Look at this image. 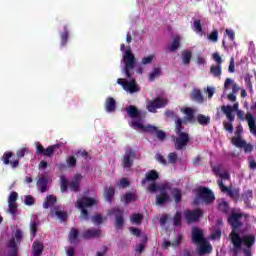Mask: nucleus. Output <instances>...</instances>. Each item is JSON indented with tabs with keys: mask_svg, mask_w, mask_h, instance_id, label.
<instances>
[{
	"mask_svg": "<svg viewBox=\"0 0 256 256\" xmlns=\"http://www.w3.org/2000/svg\"><path fill=\"white\" fill-rule=\"evenodd\" d=\"M161 76V68H154L153 71L149 75V81H153L157 79V77Z\"/></svg>",
	"mask_w": 256,
	"mask_h": 256,
	"instance_id": "a18cd8bd",
	"label": "nucleus"
},
{
	"mask_svg": "<svg viewBox=\"0 0 256 256\" xmlns=\"http://www.w3.org/2000/svg\"><path fill=\"white\" fill-rule=\"evenodd\" d=\"M193 25L196 33H201V31H203V25H201V20H195Z\"/></svg>",
	"mask_w": 256,
	"mask_h": 256,
	"instance_id": "680f3d73",
	"label": "nucleus"
},
{
	"mask_svg": "<svg viewBox=\"0 0 256 256\" xmlns=\"http://www.w3.org/2000/svg\"><path fill=\"white\" fill-rule=\"evenodd\" d=\"M91 219L94 225H103V221H105L102 214H95Z\"/></svg>",
	"mask_w": 256,
	"mask_h": 256,
	"instance_id": "79ce46f5",
	"label": "nucleus"
},
{
	"mask_svg": "<svg viewBox=\"0 0 256 256\" xmlns=\"http://www.w3.org/2000/svg\"><path fill=\"white\" fill-rule=\"evenodd\" d=\"M178 159H179V156H177V153L170 152L168 154V163H170L171 165H175V163H177Z\"/></svg>",
	"mask_w": 256,
	"mask_h": 256,
	"instance_id": "09e8293b",
	"label": "nucleus"
},
{
	"mask_svg": "<svg viewBox=\"0 0 256 256\" xmlns=\"http://www.w3.org/2000/svg\"><path fill=\"white\" fill-rule=\"evenodd\" d=\"M171 198L169 197V193H162L156 196V204L157 205H165V203H169Z\"/></svg>",
	"mask_w": 256,
	"mask_h": 256,
	"instance_id": "7c9ffc66",
	"label": "nucleus"
},
{
	"mask_svg": "<svg viewBox=\"0 0 256 256\" xmlns=\"http://www.w3.org/2000/svg\"><path fill=\"white\" fill-rule=\"evenodd\" d=\"M183 129H185V126H183V119L182 118H177L175 120L174 132L176 133V135H179L181 133H187V132H183Z\"/></svg>",
	"mask_w": 256,
	"mask_h": 256,
	"instance_id": "72a5a7b5",
	"label": "nucleus"
},
{
	"mask_svg": "<svg viewBox=\"0 0 256 256\" xmlns=\"http://www.w3.org/2000/svg\"><path fill=\"white\" fill-rule=\"evenodd\" d=\"M192 101H196V103H203L204 98L203 94H201V90H194L191 95Z\"/></svg>",
	"mask_w": 256,
	"mask_h": 256,
	"instance_id": "c9c22d12",
	"label": "nucleus"
},
{
	"mask_svg": "<svg viewBox=\"0 0 256 256\" xmlns=\"http://www.w3.org/2000/svg\"><path fill=\"white\" fill-rule=\"evenodd\" d=\"M18 198L19 194L17 192H11L8 197V203H17Z\"/></svg>",
	"mask_w": 256,
	"mask_h": 256,
	"instance_id": "13d9d810",
	"label": "nucleus"
},
{
	"mask_svg": "<svg viewBox=\"0 0 256 256\" xmlns=\"http://www.w3.org/2000/svg\"><path fill=\"white\" fill-rule=\"evenodd\" d=\"M159 179V173H157V170H150L146 173V177L142 179L141 183L142 185H145L147 181H157Z\"/></svg>",
	"mask_w": 256,
	"mask_h": 256,
	"instance_id": "393cba45",
	"label": "nucleus"
},
{
	"mask_svg": "<svg viewBox=\"0 0 256 256\" xmlns=\"http://www.w3.org/2000/svg\"><path fill=\"white\" fill-rule=\"evenodd\" d=\"M60 180H61L60 191L62 193H67V191L69 189V181L67 180V178L65 176H61Z\"/></svg>",
	"mask_w": 256,
	"mask_h": 256,
	"instance_id": "58836bf2",
	"label": "nucleus"
},
{
	"mask_svg": "<svg viewBox=\"0 0 256 256\" xmlns=\"http://www.w3.org/2000/svg\"><path fill=\"white\" fill-rule=\"evenodd\" d=\"M83 179V175L81 173H76L74 175L73 180L69 183L70 191L74 193H79L81 191V180Z\"/></svg>",
	"mask_w": 256,
	"mask_h": 256,
	"instance_id": "dca6fc26",
	"label": "nucleus"
},
{
	"mask_svg": "<svg viewBox=\"0 0 256 256\" xmlns=\"http://www.w3.org/2000/svg\"><path fill=\"white\" fill-rule=\"evenodd\" d=\"M56 217L60 219V221H67L68 214L65 211L57 210L55 212Z\"/></svg>",
	"mask_w": 256,
	"mask_h": 256,
	"instance_id": "603ef678",
	"label": "nucleus"
},
{
	"mask_svg": "<svg viewBox=\"0 0 256 256\" xmlns=\"http://www.w3.org/2000/svg\"><path fill=\"white\" fill-rule=\"evenodd\" d=\"M219 211L222 213H229V203L227 201H223L218 206Z\"/></svg>",
	"mask_w": 256,
	"mask_h": 256,
	"instance_id": "3c124183",
	"label": "nucleus"
},
{
	"mask_svg": "<svg viewBox=\"0 0 256 256\" xmlns=\"http://www.w3.org/2000/svg\"><path fill=\"white\" fill-rule=\"evenodd\" d=\"M184 217L187 223H197L203 217V210L197 208L194 210L184 211Z\"/></svg>",
	"mask_w": 256,
	"mask_h": 256,
	"instance_id": "ddd939ff",
	"label": "nucleus"
},
{
	"mask_svg": "<svg viewBox=\"0 0 256 256\" xmlns=\"http://www.w3.org/2000/svg\"><path fill=\"white\" fill-rule=\"evenodd\" d=\"M153 59H155V56L151 54L149 56L142 58L141 63L142 65H151V63H153Z\"/></svg>",
	"mask_w": 256,
	"mask_h": 256,
	"instance_id": "5fc2aeb1",
	"label": "nucleus"
},
{
	"mask_svg": "<svg viewBox=\"0 0 256 256\" xmlns=\"http://www.w3.org/2000/svg\"><path fill=\"white\" fill-rule=\"evenodd\" d=\"M24 203L28 207H31V205H35V198H33L31 195H27L25 196Z\"/></svg>",
	"mask_w": 256,
	"mask_h": 256,
	"instance_id": "6e6d98bb",
	"label": "nucleus"
},
{
	"mask_svg": "<svg viewBox=\"0 0 256 256\" xmlns=\"http://www.w3.org/2000/svg\"><path fill=\"white\" fill-rule=\"evenodd\" d=\"M136 157H137V154L133 149L130 148L126 150L122 157V167L124 169H131V167H133V163Z\"/></svg>",
	"mask_w": 256,
	"mask_h": 256,
	"instance_id": "f8f14e48",
	"label": "nucleus"
},
{
	"mask_svg": "<svg viewBox=\"0 0 256 256\" xmlns=\"http://www.w3.org/2000/svg\"><path fill=\"white\" fill-rule=\"evenodd\" d=\"M205 237L203 236V231L201 229L195 227L192 229V243H195L198 245L199 243H202V241H205Z\"/></svg>",
	"mask_w": 256,
	"mask_h": 256,
	"instance_id": "412c9836",
	"label": "nucleus"
},
{
	"mask_svg": "<svg viewBox=\"0 0 256 256\" xmlns=\"http://www.w3.org/2000/svg\"><path fill=\"white\" fill-rule=\"evenodd\" d=\"M173 224L174 227H181V212L177 211L176 214L173 217Z\"/></svg>",
	"mask_w": 256,
	"mask_h": 256,
	"instance_id": "49530a36",
	"label": "nucleus"
},
{
	"mask_svg": "<svg viewBox=\"0 0 256 256\" xmlns=\"http://www.w3.org/2000/svg\"><path fill=\"white\" fill-rule=\"evenodd\" d=\"M124 91H127L128 93H139L140 88L137 86L135 79H132L126 83V86H124Z\"/></svg>",
	"mask_w": 256,
	"mask_h": 256,
	"instance_id": "5701e85b",
	"label": "nucleus"
},
{
	"mask_svg": "<svg viewBox=\"0 0 256 256\" xmlns=\"http://www.w3.org/2000/svg\"><path fill=\"white\" fill-rule=\"evenodd\" d=\"M183 242V234H179L176 239L172 241V247H179Z\"/></svg>",
	"mask_w": 256,
	"mask_h": 256,
	"instance_id": "4d7b16f0",
	"label": "nucleus"
},
{
	"mask_svg": "<svg viewBox=\"0 0 256 256\" xmlns=\"http://www.w3.org/2000/svg\"><path fill=\"white\" fill-rule=\"evenodd\" d=\"M67 41H69V28L65 25L64 31L60 34V46L65 47Z\"/></svg>",
	"mask_w": 256,
	"mask_h": 256,
	"instance_id": "cd10ccee",
	"label": "nucleus"
},
{
	"mask_svg": "<svg viewBox=\"0 0 256 256\" xmlns=\"http://www.w3.org/2000/svg\"><path fill=\"white\" fill-rule=\"evenodd\" d=\"M155 159L161 165L167 166V164H168L167 160L165 159L164 156L161 155V153L156 154Z\"/></svg>",
	"mask_w": 256,
	"mask_h": 256,
	"instance_id": "bf43d9fd",
	"label": "nucleus"
},
{
	"mask_svg": "<svg viewBox=\"0 0 256 256\" xmlns=\"http://www.w3.org/2000/svg\"><path fill=\"white\" fill-rule=\"evenodd\" d=\"M169 100L161 96L156 97L154 100H150L146 104V109L149 113H157V109H163L167 107Z\"/></svg>",
	"mask_w": 256,
	"mask_h": 256,
	"instance_id": "9d476101",
	"label": "nucleus"
},
{
	"mask_svg": "<svg viewBox=\"0 0 256 256\" xmlns=\"http://www.w3.org/2000/svg\"><path fill=\"white\" fill-rule=\"evenodd\" d=\"M27 153H29L28 147L20 148L16 151L17 159H14L11 161V159L15 157V154L11 151H6L1 157V161L3 162L4 165H10L12 169H17V167H19L20 159H23V157H25Z\"/></svg>",
	"mask_w": 256,
	"mask_h": 256,
	"instance_id": "7ed1b4c3",
	"label": "nucleus"
},
{
	"mask_svg": "<svg viewBox=\"0 0 256 256\" xmlns=\"http://www.w3.org/2000/svg\"><path fill=\"white\" fill-rule=\"evenodd\" d=\"M210 73L213 77H221V65L211 66Z\"/></svg>",
	"mask_w": 256,
	"mask_h": 256,
	"instance_id": "c03bdc74",
	"label": "nucleus"
},
{
	"mask_svg": "<svg viewBox=\"0 0 256 256\" xmlns=\"http://www.w3.org/2000/svg\"><path fill=\"white\" fill-rule=\"evenodd\" d=\"M57 203V197L55 195H48L46 201L43 204V209H49Z\"/></svg>",
	"mask_w": 256,
	"mask_h": 256,
	"instance_id": "2f4dec72",
	"label": "nucleus"
},
{
	"mask_svg": "<svg viewBox=\"0 0 256 256\" xmlns=\"http://www.w3.org/2000/svg\"><path fill=\"white\" fill-rule=\"evenodd\" d=\"M231 143L234 147H238V149H244V153H251L253 151V145L248 144L247 141L240 137H232Z\"/></svg>",
	"mask_w": 256,
	"mask_h": 256,
	"instance_id": "2eb2a0df",
	"label": "nucleus"
},
{
	"mask_svg": "<svg viewBox=\"0 0 256 256\" xmlns=\"http://www.w3.org/2000/svg\"><path fill=\"white\" fill-rule=\"evenodd\" d=\"M172 196L174 197L175 203H181V199L183 197V193L181 192V189L173 188Z\"/></svg>",
	"mask_w": 256,
	"mask_h": 256,
	"instance_id": "4c0bfd02",
	"label": "nucleus"
},
{
	"mask_svg": "<svg viewBox=\"0 0 256 256\" xmlns=\"http://www.w3.org/2000/svg\"><path fill=\"white\" fill-rule=\"evenodd\" d=\"M230 241L234 247V253H238L239 250L245 245L246 249H251L255 245V235H244L241 237V235L233 234L232 237H230Z\"/></svg>",
	"mask_w": 256,
	"mask_h": 256,
	"instance_id": "f03ea898",
	"label": "nucleus"
},
{
	"mask_svg": "<svg viewBox=\"0 0 256 256\" xmlns=\"http://www.w3.org/2000/svg\"><path fill=\"white\" fill-rule=\"evenodd\" d=\"M221 111L222 113H224V115H226L228 121H231V122L235 121V115L233 114V107L229 105L227 106L223 105L221 107Z\"/></svg>",
	"mask_w": 256,
	"mask_h": 256,
	"instance_id": "a878e982",
	"label": "nucleus"
},
{
	"mask_svg": "<svg viewBox=\"0 0 256 256\" xmlns=\"http://www.w3.org/2000/svg\"><path fill=\"white\" fill-rule=\"evenodd\" d=\"M246 120L248 122L250 133L256 136L255 116H253L252 114H246Z\"/></svg>",
	"mask_w": 256,
	"mask_h": 256,
	"instance_id": "bb28decb",
	"label": "nucleus"
},
{
	"mask_svg": "<svg viewBox=\"0 0 256 256\" xmlns=\"http://www.w3.org/2000/svg\"><path fill=\"white\" fill-rule=\"evenodd\" d=\"M105 109L108 113H113L117 109V102L115 98L108 97L105 102Z\"/></svg>",
	"mask_w": 256,
	"mask_h": 256,
	"instance_id": "b1692460",
	"label": "nucleus"
},
{
	"mask_svg": "<svg viewBox=\"0 0 256 256\" xmlns=\"http://www.w3.org/2000/svg\"><path fill=\"white\" fill-rule=\"evenodd\" d=\"M208 40L212 41L213 43H217L219 41V31L218 30H213L209 35H208Z\"/></svg>",
	"mask_w": 256,
	"mask_h": 256,
	"instance_id": "37998d69",
	"label": "nucleus"
},
{
	"mask_svg": "<svg viewBox=\"0 0 256 256\" xmlns=\"http://www.w3.org/2000/svg\"><path fill=\"white\" fill-rule=\"evenodd\" d=\"M198 245H199V248H198L199 255H209V253H212L213 251V246H211V243H209L207 239L198 243Z\"/></svg>",
	"mask_w": 256,
	"mask_h": 256,
	"instance_id": "aec40b11",
	"label": "nucleus"
},
{
	"mask_svg": "<svg viewBox=\"0 0 256 256\" xmlns=\"http://www.w3.org/2000/svg\"><path fill=\"white\" fill-rule=\"evenodd\" d=\"M45 251V244L41 240L36 239L32 243V256H41Z\"/></svg>",
	"mask_w": 256,
	"mask_h": 256,
	"instance_id": "6ab92c4d",
	"label": "nucleus"
},
{
	"mask_svg": "<svg viewBox=\"0 0 256 256\" xmlns=\"http://www.w3.org/2000/svg\"><path fill=\"white\" fill-rule=\"evenodd\" d=\"M101 233V229L90 228L82 233V239H86L88 241L91 239H99V237H101Z\"/></svg>",
	"mask_w": 256,
	"mask_h": 256,
	"instance_id": "a211bd4d",
	"label": "nucleus"
},
{
	"mask_svg": "<svg viewBox=\"0 0 256 256\" xmlns=\"http://www.w3.org/2000/svg\"><path fill=\"white\" fill-rule=\"evenodd\" d=\"M179 47H181V37L175 36L173 38L171 46L169 47V51H171V53H175V51H177Z\"/></svg>",
	"mask_w": 256,
	"mask_h": 256,
	"instance_id": "473e14b6",
	"label": "nucleus"
},
{
	"mask_svg": "<svg viewBox=\"0 0 256 256\" xmlns=\"http://www.w3.org/2000/svg\"><path fill=\"white\" fill-rule=\"evenodd\" d=\"M224 129L226 131H228V133H233V131H235V128L233 127V124L229 123V122H224Z\"/></svg>",
	"mask_w": 256,
	"mask_h": 256,
	"instance_id": "774afa93",
	"label": "nucleus"
},
{
	"mask_svg": "<svg viewBox=\"0 0 256 256\" xmlns=\"http://www.w3.org/2000/svg\"><path fill=\"white\" fill-rule=\"evenodd\" d=\"M99 201L95 198L83 196L82 198L78 199L75 203L76 209H80V219H83L84 221H89V210L87 208L89 207H95Z\"/></svg>",
	"mask_w": 256,
	"mask_h": 256,
	"instance_id": "20e7f679",
	"label": "nucleus"
},
{
	"mask_svg": "<svg viewBox=\"0 0 256 256\" xmlns=\"http://www.w3.org/2000/svg\"><path fill=\"white\" fill-rule=\"evenodd\" d=\"M8 207L11 215H17V203H8Z\"/></svg>",
	"mask_w": 256,
	"mask_h": 256,
	"instance_id": "0e129e2a",
	"label": "nucleus"
},
{
	"mask_svg": "<svg viewBox=\"0 0 256 256\" xmlns=\"http://www.w3.org/2000/svg\"><path fill=\"white\" fill-rule=\"evenodd\" d=\"M156 191H159V185H157V183H155V182L149 184L148 192L149 193H155Z\"/></svg>",
	"mask_w": 256,
	"mask_h": 256,
	"instance_id": "338daca9",
	"label": "nucleus"
},
{
	"mask_svg": "<svg viewBox=\"0 0 256 256\" xmlns=\"http://www.w3.org/2000/svg\"><path fill=\"white\" fill-rule=\"evenodd\" d=\"M124 64H125V75L128 79L133 77V69H135V55L131 52V49L125 51L124 56Z\"/></svg>",
	"mask_w": 256,
	"mask_h": 256,
	"instance_id": "1a4fd4ad",
	"label": "nucleus"
},
{
	"mask_svg": "<svg viewBox=\"0 0 256 256\" xmlns=\"http://www.w3.org/2000/svg\"><path fill=\"white\" fill-rule=\"evenodd\" d=\"M78 238H79V230H77L75 227H72L68 235L69 243H71L72 245H75V243H77Z\"/></svg>",
	"mask_w": 256,
	"mask_h": 256,
	"instance_id": "c85d7f7f",
	"label": "nucleus"
},
{
	"mask_svg": "<svg viewBox=\"0 0 256 256\" xmlns=\"http://www.w3.org/2000/svg\"><path fill=\"white\" fill-rule=\"evenodd\" d=\"M131 221L136 225H140L143 222V215L141 214H133L131 217Z\"/></svg>",
	"mask_w": 256,
	"mask_h": 256,
	"instance_id": "8fccbe9b",
	"label": "nucleus"
},
{
	"mask_svg": "<svg viewBox=\"0 0 256 256\" xmlns=\"http://www.w3.org/2000/svg\"><path fill=\"white\" fill-rule=\"evenodd\" d=\"M77 157H83V159H85V161H89V152H87V150H79L76 153Z\"/></svg>",
	"mask_w": 256,
	"mask_h": 256,
	"instance_id": "052dcab7",
	"label": "nucleus"
},
{
	"mask_svg": "<svg viewBox=\"0 0 256 256\" xmlns=\"http://www.w3.org/2000/svg\"><path fill=\"white\" fill-rule=\"evenodd\" d=\"M68 167H77V158L75 156H69L66 160Z\"/></svg>",
	"mask_w": 256,
	"mask_h": 256,
	"instance_id": "864d4df0",
	"label": "nucleus"
},
{
	"mask_svg": "<svg viewBox=\"0 0 256 256\" xmlns=\"http://www.w3.org/2000/svg\"><path fill=\"white\" fill-rule=\"evenodd\" d=\"M199 201H202L205 205H213L215 203V193L209 187L199 186L196 188L193 205H199Z\"/></svg>",
	"mask_w": 256,
	"mask_h": 256,
	"instance_id": "39448f33",
	"label": "nucleus"
},
{
	"mask_svg": "<svg viewBox=\"0 0 256 256\" xmlns=\"http://www.w3.org/2000/svg\"><path fill=\"white\" fill-rule=\"evenodd\" d=\"M21 241H23V231L21 229H16L14 237L7 242V247L10 249L8 256L19 255V245H21Z\"/></svg>",
	"mask_w": 256,
	"mask_h": 256,
	"instance_id": "423d86ee",
	"label": "nucleus"
},
{
	"mask_svg": "<svg viewBox=\"0 0 256 256\" xmlns=\"http://www.w3.org/2000/svg\"><path fill=\"white\" fill-rule=\"evenodd\" d=\"M128 117L132 119L130 127L132 129H140L143 133H150V135H156L159 141L167 139V134L163 130H159L156 126L151 124L143 125V116H141V111L137 109L134 105H130L126 108Z\"/></svg>",
	"mask_w": 256,
	"mask_h": 256,
	"instance_id": "f257e3e1",
	"label": "nucleus"
},
{
	"mask_svg": "<svg viewBox=\"0 0 256 256\" xmlns=\"http://www.w3.org/2000/svg\"><path fill=\"white\" fill-rule=\"evenodd\" d=\"M197 122L199 125H209V123H211V118L209 116L199 114L197 116Z\"/></svg>",
	"mask_w": 256,
	"mask_h": 256,
	"instance_id": "ea45409f",
	"label": "nucleus"
},
{
	"mask_svg": "<svg viewBox=\"0 0 256 256\" xmlns=\"http://www.w3.org/2000/svg\"><path fill=\"white\" fill-rule=\"evenodd\" d=\"M220 180L219 181H229L231 179V174L229 172L224 171L219 174Z\"/></svg>",
	"mask_w": 256,
	"mask_h": 256,
	"instance_id": "69168bd1",
	"label": "nucleus"
},
{
	"mask_svg": "<svg viewBox=\"0 0 256 256\" xmlns=\"http://www.w3.org/2000/svg\"><path fill=\"white\" fill-rule=\"evenodd\" d=\"M193 57V54L191 53V51L186 50L182 52V61L184 65H189V63H191V59Z\"/></svg>",
	"mask_w": 256,
	"mask_h": 256,
	"instance_id": "e433bc0d",
	"label": "nucleus"
},
{
	"mask_svg": "<svg viewBox=\"0 0 256 256\" xmlns=\"http://www.w3.org/2000/svg\"><path fill=\"white\" fill-rule=\"evenodd\" d=\"M104 197L108 203H113V197H115V188L110 186L108 189L105 188Z\"/></svg>",
	"mask_w": 256,
	"mask_h": 256,
	"instance_id": "c756f323",
	"label": "nucleus"
},
{
	"mask_svg": "<svg viewBox=\"0 0 256 256\" xmlns=\"http://www.w3.org/2000/svg\"><path fill=\"white\" fill-rule=\"evenodd\" d=\"M241 219H243L242 213L231 212V214L229 215L228 223L230 227H232L230 238L233 237V234H239V229L243 227V222H241Z\"/></svg>",
	"mask_w": 256,
	"mask_h": 256,
	"instance_id": "0eeeda50",
	"label": "nucleus"
},
{
	"mask_svg": "<svg viewBox=\"0 0 256 256\" xmlns=\"http://www.w3.org/2000/svg\"><path fill=\"white\" fill-rule=\"evenodd\" d=\"M125 210L122 208H111L108 211V215L111 217H115V227L116 230L119 231L120 229H123V226L125 225Z\"/></svg>",
	"mask_w": 256,
	"mask_h": 256,
	"instance_id": "9b49d317",
	"label": "nucleus"
},
{
	"mask_svg": "<svg viewBox=\"0 0 256 256\" xmlns=\"http://www.w3.org/2000/svg\"><path fill=\"white\" fill-rule=\"evenodd\" d=\"M39 226V224L35 221H32L30 223V235L31 237H36L37 236V227Z\"/></svg>",
	"mask_w": 256,
	"mask_h": 256,
	"instance_id": "de8ad7c7",
	"label": "nucleus"
},
{
	"mask_svg": "<svg viewBox=\"0 0 256 256\" xmlns=\"http://www.w3.org/2000/svg\"><path fill=\"white\" fill-rule=\"evenodd\" d=\"M59 147V144L48 146L47 148L43 147L41 143H38L36 146V155H43L44 157H53L55 149Z\"/></svg>",
	"mask_w": 256,
	"mask_h": 256,
	"instance_id": "4468645a",
	"label": "nucleus"
},
{
	"mask_svg": "<svg viewBox=\"0 0 256 256\" xmlns=\"http://www.w3.org/2000/svg\"><path fill=\"white\" fill-rule=\"evenodd\" d=\"M47 185H49V178L42 176L37 181V187L40 193H47Z\"/></svg>",
	"mask_w": 256,
	"mask_h": 256,
	"instance_id": "4be33fe9",
	"label": "nucleus"
},
{
	"mask_svg": "<svg viewBox=\"0 0 256 256\" xmlns=\"http://www.w3.org/2000/svg\"><path fill=\"white\" fill-rule=\"evenodd\" d=\"M184 113L188 121H193V119H195V110H193V108L191 107L185 108Z\"/></svg>",
	"mask_w": 256,
	"mask_h": 256,
	"instance_id": "a19ab883",
	"label": "nucleus"
},
{
	"mask_svg": "<svg viewBox=\"0 0 256 256\" xmlns=\"http://www.w3.org/2000/svg\"><path fill=\"white\" fill-rule=\"evenodd\" d=\"M124 203L125 205H129V203H132V201H136L137 200V194L133 193V192H127L124 196Z\"/></svg>",
	"mask_w": 256,
	"mask_h": 256,
	"instance_id": "f704fd0d",
	"label": "nucleus"
},
{
	"mask_svg": "<svg viewBox=\"0 0 256 256\" xmlns=\"http://www.w3.org/2000/svg\"><path fill=\"white\" fill-rule=\"evenodd\" d=\"M165 116L169 117L170 119H175V120L179 119V116L177 115V113H175V111H172V110H166Z\"/></svg>",
	"mask_w": 256,
	"mask_h": 256,
	"instance_id": "e2e57ef3",
	"label": "nucleus"
},
{
	"mask_svg": "<svg viewBox=\"0 0 256 256\" xmlns=\"http://www.w3.org/2000/svg\"><path fill=\"white\" fill-rule=\"evenodd\" d=\"M217 185H218L220 191H222V193H227L228 197H231L232 199L239 197V191L233 190V189L225 186V184L223 183V180H218Z\"/></svg>",
	"mask_w": 256,
	"mask_h": 256,
	"instance_id": "f3484780",
	"label": "nucleus"
},
{
	"mask_svg": "<svg viewBox=\"0 0 256 256\" xmlns=\"http://www.w3.org/2000/svg\"><path fill=\"white\" fill-rule=\"evenodd\" d=\"M171 141L174 143L176 151H184V149L187 148V145H189L191 138L189 137V133L186 132L172 136Z\"/></svg>",
	"mask_w": 256,
	"mask_h": 256,
	"instance_id": "6e6552de",
	"label": "nucleus"
}]
</instances>
